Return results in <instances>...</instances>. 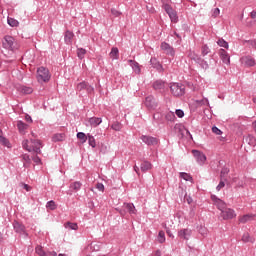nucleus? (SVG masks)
I'll use <instances>...</instances> for the list:
<instances>
[{
    "label": "nucleus",
    "instance_id": "7ed1b4c3",
    "mask_svg": "<svg viewBox=\"0 0 256 256\" xmlns=\"http://www.w3.org/2000/svg\"><path fill=\"white\" fill-rule=\"evenodd\" d=\"M51 79V75L49 74V69L45 67H39L37 69V80L39 83H47Z\"/></svg>",
    "mask_w": 256,
    "mask_h": 256
},
{
    "label": "nucleus",
    "instance_id": "8fccbe9b",
    "mask_svg": "<svg viewBox=\"0 0 256 256\" xmlns=\"http://www.w3.org/2000/svg\"><path fill=\"white\" fill-rule=\"evenodd\" d=\"M175 115H177L179 117V119H183V117H185V112H183V110H181V109H177L175 111Z\"/></svg>",
    "mask_w": 256,
    "mask_h": 256
},
{
    "label": "nucleus",
    "instance_id": "4c0bfd02",
    "mask_svg": "<svg viewBox=\"0 0 256 256\" xmlns=\"http://www.w3.org/2000/svg\"><path fill=\"white\" fill-rule=\"evenodd\" d=\"M227 175H229V168L224 167L222 168L221 172H220V177L221 179H224V181H227Z\"/></svg>",
    "mask_w": 256,
    "mask_h": 256
},
{
    "label": "nucleus",
    "instance_id": "6e6d98bb",
    "mask_svg": "<svg viewBox=\"0 0 256 256\" xmlns=\"http://www.w3.org/2000/svg\"><path fill=\"white\" fill-rule=\"evenodd\" d=\"M32 161H34V163H36V165H39V163H41V158H39V156H34L32 158Z\"/></svg>",
    "mask_w": 256,
    "mask_h": 256
},
{
    "label": "nucleus",
    "instance_id": "5701e85b",
    "mask_svg": "<svg viewBox=\"0 0 256 256\" xmlns=\"http://www.w3.org/2000/svg\"><path fill=\"white\" fill-rule=\"evenodd\" d=\"M128 63L137 75H139V73H141V67L135 60H128Z\"/></svg>",
    "mask_w": 256,
    "mask_h": 256
},
{
    "label": "nucleus",
    "instance_id": "a18cd8bd",
    "mask_svg": "<svg viewBox=\"0 0 256 256\" xmlns=\"http://www.w3.org/2000/svg\"><path fill=\"white\" fill-rule=\"evenodd\" d=\"M0 143L4 145V147H9L10 145L9 140L3 137V134L0 136Z\"/></svg>",
    "mask_w": 256,
    "mask_h": 256
},
{
    "label": "nucleus",
    "instance_id": "c03bdc74",
    "mask_svg": "<svg viewBox=\"0 0 256 256\" xmlns=\"http://www.w3.org/2000/svg\"><path fill=\"white\" fill-rule=\"evenodd\" d=\"M21 91H22V93H24V95H31V93H33V88L23 86Z\"/></svg>",
    "mask_w": 256,
    "mask_h": 256
},
{
    "label": "nucleus",
    "instance_id": "680f3d73",
    "mask_svg": "<svg viewBox=\"0 0 256 256\" xmlns=\"http://www.w3.org/2000/svg\"><path fill=\"white\" fill-rule=\"evenodd\" d=\"M153 256H161V250H156Z\"/></svg>",
    "mask_w": 256,
    "mask_h": 256
},
{
    "label": "nucleus",
    "instance_id": "864d4df0",
    "mask_svg": "<svg viewBox=\"0 0 256 256\" xmlns=\"http://www.w3.org/2000/svg\"><path fill=\"white\" fill-rule=\"evenodd\" d=\"M212 132L215 133V135H221V133H223L221 129L217 128L216 126L212 127Z\"/></svg>",
    "mask_w": 256,
    "mask_h": 256
},
{
    "label": "nucleus",
    "instance_id": "4be33fe9",
    "mask_svg": "<svg viewBox=\"0 0 256 256\" xmlns=\"http://www.w3.org/2000/svg\"><path fill=\"white\" fill-rule=\"evenodd\" d=\"M152 167H153V164H151V162L149 161H143L140 165V169L143 173H147V171H150Z\"/></svg>",
    "mask_w": 256,
    "mask_h": 256
},
{
    "label": "nucleus",
    "instance_id": "bb28decb",
    "mask_svg": "<svg viewBox=\"0 0 256 256\" xmlns=\"http://www.w3.org/2000/svg\"><path fill=\"white\" fill-rule=\"evenodd\" d=\"M255 218V215L253 214H246L239 218L240 223H249V221H252V219Z\"/></svg>",
    "mask_w": 256,
    "mask_h": 256
},
{
    "label": "nucleus",
    "instance_id": "5fc2aeb1",
    "mask_svg": "<svg viewBox=\"0 0 256 256\" xmlns=\"http://www.w3.org/2000/svg\"><path fill=\"white\" fill-rule=\"evenodd\" d=\"M221 13V10H219V8H215L212 11V17H219V14Z\"/></svg>",
    "mask_w": 256,
    "mask_h": 256
},
{
    "label": "nucleus",
    "instance_id": "6ab92c4d",
    "mask_svg": "<svg viewBox=\"0 0 256 256\" xmlns=\"http://www.w3.org/2000/svg\"><path fill=\"white\" fill-rule=\"evenodd\" d=\"M13 228L16 233L25 234V226L18 221L13 222Z\"/></svg>",
    "mask_w": 256,
    "mask_h": 256
},
{
    "label": "nucleus",
    "instance_id": "423d86ee",
    "mask_svg": "<svg viewBox=\"0 0 256 256\" xmlns=\"http://www.w3.org/2000/svg\"><path fill=\"white\" fill-rule=\"evenodd\" d=\"M140 139L148 147H155V145L159 144V139H157V137H153V136H150V135H142L140 137Z\"/></svg>",
    "mask_w": 256,
    "mask_h": 256
},
{
    "label": "nucleus",
    "instance_id": "1a4fd4ad",
    "mask_svg": "<svg viewBox=\"0 0 256 256\" xmlns=\"http://www.w3.org/2000/svg\"><path fill=\"white\" fill-rule=\"evenodd\" d=\"M160 49L165 53V55H169L170 57H175V48L170 46L167 42H162Z\"/></svg>",
    "mask_w": 256,
    "mask_h": 256
},
{
    "label": "nucleus",
    "instance_id": "cd10ccee",
    "mask_svg": "<svg viewBox=\"0 0 256 256\" xmlns=\"http://www.w3.org/2000/svg\"><path fill=\"white\" fill-rule=\"evenodd\" d=\"M245 143H247L248 145H250V147H255L256 145V139L255 136L253 135H248L245 139H244Z\"/></svg>",
    "mask_w": 256,
    "mask_h": 256
},
{
    "label": "nucleus",
    "instance_id": "13d9d810",
    "mask_svg": "<svg viewBox=\"0 0 256 256\" xmlns=\"http://www.w3.org/2000/svg\"><path fill=\"white\" fill-rule=\"evenodd\" d=\"M250 17H251L252 19H256V11H255V10H253V11L250 13Z\"/></svg>",
    "mask_w": 256,
    "mask_h": 256
},
{
    "label": "nucleus",
    "instance_id": "b1692460",
    "mask_svg": "<svg viewBox=\"0 0 256 256\" xmlns=\"http://www.w3.org/2000/svg\"><path fill=\"white\" fill-rule=\"evenodd\" d=\"M89 123L91 127H98V125H101V123H103V120L99 117H91L89 118Z\"/></svg>",
    "mask_w": 256,
    "mask_h": 256
},
{
    "label": "nucleus",
    "instance_id": "de8ad7c7",
    "mask_svg": "<svg viewBox=\"0 0 256 256\" xmlns=\"http://www.w3.org/2000/svg\"><path fill=\"white\" fill-rule=\"evenodd\" d=\"M111 129H113L114 131H121V123L119 122H114L111 125Z\"/></svg>",
    "mask_w": 256,
    "mask_h": 256
},
{
    "label": "nucleus",
    "instance_id": "e2e57ef3",
    "mask_svg": "<svg viewBox=\"0 0 256 256\" xmlns=\"http://www.w3.org/2000/svg\"><path fill=\"white\" fill-rule=\"evenodd\" d=\"M201 235H206L207 234V229L202 228V230H200Z\"/></svg>",
    "mask_w": 256,
    "mask_h": 256
},
{
    "label": "nucleus",
    "instance_id": "473e14b6",
    "mask_svg": "<svg viewBox=\"0 0 256 256\" xmlns=\"http://www.w3.org/2000/svg\"><path fill=\"white\" fill-rule=\"evenodd\" d=\"M111 59H119V49L117 47H113L110 52Z\"/></svg>",
    "mask_w": 256,
    "mask_h": 256
},
{
    "label": "nucleus",
    "instance_id": "774afa93",
    "mask_svg": "<svg viewBox=\"0 0 256 256\" xmlns=\"http://www.w3.org/2000/svg\"><path fill=\"white\" fill-rule=\"evenodd\" d=\"M253 103H255V104H256V98H253Z\"/></svg>",
    "mask_w": 256,
    "mask_h": 256
},
{
    "label": "nucleus",
    "instance_id": "338daca9",
    "mask_svg": "<svg viewBox=\"0 0 256 256\" xmlns=\"http://www.w3.org/2000/svg\"><path fill=\"white\" fill-rule=\"evenodd\" d=\"M51 255L57 256V252L53 251V252H51Z\"/></svg>",
    "mask_w": 256,
    "mask_h": 256
},
{
    "label": "nucleus",
    "instance_id": "69168bd1",
    "mask_svg": "<svg viewBox=\"0 0 256 256\" xmlns=\"http://www.w3.org/2000/svg\"><path fill=\"white\" fill-rule=\"evenodd\" d=\"M204 105H209V100L208 99L204 100Z\"/></svg>",
    "mask_w": 256,
    "mask_h": 256
},
{
    "label": "nucleus",
    "instance_id": "c85d7f7f",
    "mask_svg": "<svg viewBox=\"0 0 256 256\" xmlns=\"http://www.w3.org/2000/svg\"><path fill=\"white\" fill-rule=\"evenodd\" d=\"M124 207H125L126 211H128V213H130V215H135V213H136L135 205H133L132 203H125Z\"/></svg>",
    "mask_w": 256,
    "mask_h": 256
},
{
    "label": "nucleus",
    "instance_id": "412c9836",
    "mask_svg": "<svg viewBox=\"0 0 256 256\" xmlns=\"http://www.w3.org/2000/svg\"><path fill=\"white\" fill-rule=\"evenodd\" d=\"M241 241L243 243H255V237L251 236L249 232H246L242 235Z\"/></svg>",
    "mask_w": 256,
    "mask_h": 256
},
{
    "label": "nucleus",
    "instance_id": "79ce46f5",
    "mask_svg": "<svg viewBox=\"0 0 256 256\" xmlns=\"http://www.w3.org/2000/svg\"><path fill=\"white\" fill-rule=\"evenodd\" d=\"M217 45H219V47H223L224 49H229V43L225 41L223 38L217 41Z\"/></svg>",
    "mask_w": 256,
    "mask_h": 256
},
{
    "label": "nucleus",
    "instance_id": "9d476101",
    "mask_svg": "<svg viewBox=\"0 0 256 256\" xmlns=\"http://www.w3.org/2000/svg\"><path fill=\"white\" fill-rule=\"evenodd\" d=\"M193 156L195 157L197 163L199 165H204L205 161H207V156H205L201 151L199 150H192Z\"/></svg>",
    "mask_w": 256,
    "mask_h": 256
},
{
    "label": "nucleus",
    "instance_id": "20e7f679",
    "mask_svg": "<svg viewBox=\"0 0 256 256\" xmlns=\"http://www.w3.org/2000/svg\"><path fill=\"white\" fill-rule=\"evenodd\" d=\"M170 91L174 97H181L185 95V86L180 83H173L170 85Z\"/></svg>",
    "mask_w": 256,
    "mask_h": 256
},
{
    "label": "nucleus",
    "instance_id": "dca6fc26",
    "mask_svg": "<svg viewBox=\"0 0 256 256\" xmlns=\"http://www.w3.org/2000/svg\"><path fill=\"white\" fill-rule=\"evenodd\" d=\"M152 87L155 91H164L167 83L163 80H156L153 82Z\"/></svg>",
    "mask_w": 256,
    "mask_h": 256
},
{
    "label": "nucleus",
    "instance_id": "2eb2a0df",
    "mask_svg": "<svg viewBox=\"0 0 256 256\" xmlns=\"http://www.w3.org/2000/svg\"><path fill=\"white\" fill-rule=\"evenodd\" d=\"M218 53L220 55L221 61H223L225 65H229L231 63V57L229 56V53H227L225 49H220Z\"/></svg>",
    "mask_w": 256,
    "mask_h": 256
},
{
    "label": "nucleus",
    "instance_id": "ea45409f",
    "mask_svg": "<svg viewBox=\"0 0 256 256\" xmlns=\"http://www.w3.org/2000/svg\"><path fill=\"white\" fill-rule=\"evenodd\" d=\"M179 176L181 179H184V181H193V177L188 173L180 172Z\"/></svg>",
    "mask_w": 256,
    "mask_h": 256
},
{
    "label": "nucleus",
    "instance_id": "a211bd4d",
    "mask_svg": "<svg viewBox=\"0 0 256 256\" xmlns=\"http://www.w3.org/2000/svg\"><path fill=\"white\" fill-rule=\"evenodd\" d=\"M150 65L154 69H157V71H159V73H163V65H161V63H159V61H157L156 58H151L150 59Z\"/></svg>",
    "mask_w": 256,
    "mask_h": 256
},
{
    "label": "nucleus",
    "instance_id": "0e129e2a",
    "mask_svg": "<svg viewBox=\"0 0 256 256\" xmlns=\"http://www.w3.org/2000/svg\"><path fill=\"white\" fill-rule=\"evenodd\" d=\"M134 171L139 175V166H134Z\"/></svg>",
    "mask_w": 256,
    "mask_h": 256
},
{
    "label": "nucleus",
    "instance_id": "49530a36",
    "mask_svg": "<svg viewBox=\"0 0 256 256\" xmlns=\"http://www.w3.org/2000/svg\"><path fill=\"white\" fill-rule=\"evenodd\" d=\"M202 55L203 57H205V55H209V53H211V49H209V47L207 45L202 46Z\"/></svg>",
    "mask_w": 256,
    "mask_h": 256
},
{
    "label": "nucleus",
    "instance_id": "72a5a7b5",
    "mask_svg": "<svg viewBox=\"0 0 256 256\" xmlns=\"http://www.w3.org/2000/svg\"><path fill=\"white\" fill-rule=\"evenodd\" d=\"M77 139L81 141V143H87L88 134L86 135L84 132H78L77 133Z\"/></svg>",
    "mask_w": 256,
    "mask_h": 256
},
{
    "label": "nucleus",
    "instance_id": "f704fd0d",
    "mask_svg": "<svg viewBox=\"0 0 256 256\" xmlns=\"http://www.w3.org/2000/svg\"><path fill=\"white\" fill-rule=\"evenodd\" d=\"M82 185L83 184L81 182L76 181V182L70 184V189H72L73 191H79L81 189Z\"/></svg>",
    "mask_w": 256,
    "mask_h": 256
},
{
    "label": "nucleus",
    "instance_id": "09e8293b",
    "mask_svg": "<svg viewBox=\"0 0 256 256\" xmlns=\"http://www.w3.org/2000/svg\"><path fill=\"white\" fill-rule=\"evenodd\" d=\"M226 181H227V180H225V179H221V181L219 182V184H218L217 187H216V191L222 190L223 187H225V182H226Z\"/></svg>",
    "mask_w": 256,
    "mask_h": 256
},
{
    "label": "nucleus",
    "instance_id": "0eeeda50",
    "mask_svg": "<svg viewBox=\"0 0 256 256\" xmlns=\"http://www.w3.org/2000/svg\"><path fill=\"white\" fill-rule=\"evenodd\" d=\"M164 10L166 11L167 15L169 16L172 23H177L179 21V16H177V11H175L171 5L165 4Z\"/></svg>",
    "mask_w": 256,
    "mask_h": 256
},
{
    "label": "nucleus",
    "instance_id": "f3484780",
    "mask_svg": "<svg viewBox=\"0 0 256 256\" xmlns=\"http://www.w3.org/2000/svg\"><path fill=\"white\" fill-rule=\"evenodd\" d=\"M191 59L196 61L198 63V65H200V67H202V69H209V64L207 63V61L203 60V58H201L197 55H194L191 57Z\"/></svg>",
    "mask_w": 256,
    "mask_h": 256
},
{
    "label": "nucleus",
    "instance_id": "bf43d9fd",
    "mask_svg": "<svg viewBox=\"0 0 256 256\" xmlns=\"http://www.w3.org/2000/svg\"><path fill=\"white\" fill-rule=\"evenodd\" d=\"M250 45L253 47V49H256V40H252Z\"/></svg>",
    "mask_w": 256,
    "mask_h": 256
},
{
    "label": "nucleus",
    "instance_id": "393cba45",
    "mask_svg": "<svg viewBox=\"0 0 256 256\" xmlns=\"http://www.w3.org/2000/svg\"><path fill=\"white\" fill-rule=\"evenodd\" d=\"M74 36L75 35L73 34V32L67 30L66 33H65V36H64L65 43L67 45H71V42L73 41Z\"/></svg>",
    "mask_w": 256,
    "mask_h": 256
},
{
    "label": "nucleus",
    "instance_id": "c756f323",
    "mask_svg": "<svg viewBox=\"0 0 256 256\" xmlns=\"http://www.w3.org/2000/svg\"><path fill=\"white\" fill-rule=\"evenodd\" d=\"M165 119H166V121H169L170 123H175V120L177 119V117H175L174 112L169 111L166 113Z\"/></svg>",
    "mask_w": 256,
    "mask_h": 256
},
{
    "label": "nucleus",
    "instance_id": "7c9ffc66",
    "mask_svg": "<svg viewBox=\"0 0 256 256\" xmlns=\"http://www.w3.org/2000/svg\"><path fill=\"white\" fill-rule=\"evenodd\" d=\"M87 141H88V145H90V147H92L93 149L97 147V142L95 141V137L90 133H88Z\"/></svg>",
    "mask_w": 256,
    "mask_h": 256
},
{
    "label": "nucleus",
    "instance_id": "3c124183",
    "mask_svg": "<svg viewBox=\"0 0 256 256\" xmlns=\"http://www.w3.org/2000/svg\"><path fill=\"white\" fill-rule=\"evenodd\" d=\"M111 13L114 17H120V15H121V12H119V10H117L115 8L111 9Z\"/></svg>",
    "mask_w": 256,
    "mask_h": 256
},
{
    "label": "nucleus",
    "instance_id": "c9c22d12",
    "mask_svg": "<svg viewBox=\"0 0 256 256\" xmlns=\"http://www.w3.org/2000/svg\"><path fill=\"white\" fill-rule=\"evenodd\" d=\"M46 208L50 209V211H55V209H57V204L55 203V201L50 200L46 203Z\"/></svg>",
    "mask_w": 256,
    "mask_h": 256
},
{
    "label": "nucleus",
    "instance_id": "f03ea898",
    "mask_svg": "<svg viewBox=\"0 0 256 256\" xmlns=\"http://www.w3.org/2000/svg\"><path fill=\"white\" fill-rule=\"evenodd\" d=\"M23 149H26V151H34V153H37V155L41 154V141L30 139V140H24L22 142Z\"/></svg>",
    "mask_w": 256,
    "mask_h": 256
},
{
    "label": "nucleus",
    "instance_id": "a19ab883",
    "mask_svg": "<svg viewBox=\"0 0 256 256\" xmlns=\"http://www.w3.org/2000/svg\"><path fill=\"white\" fill-rule=\"evenodd\" d=\"M7 23H8V25H10V27H18L19 26V21L15 20L14 18H11V17H8Z\"/></svg>",
    "mask_w": 256,
    "mask_h": 256
},
{
    "label": "nucleus",
    "instance_id": "39448f33",
    "mask_svg": "<svg viewBox=\"0 0 256 256\" xmlns=\"http://www.w3.org/2000/svg\"><path fill=\"white\" fill-rule=\"evenodd\" d=\"M144 105L149 111H155V109H157V107L159 106V103L154 96L150 95L146 97Z\"/></svg>",
    "mask_w": 256,
    "mask_h": 256
},
{
    "label": "nucleus",
    "instance_id": "603ef678",
    "mask_svg": "<svg viewBox=\"0 0 256 256\" xmlns=\"http://www.w3.org/2000/svg\"><path fill=\"white\" fill-rule=\"evenodd\" d=\"M96 189H98V191H105V185H103V183H97L96 184Z\"/></svg>",
    "mask_w": 256,
    "mask_h": 256
},
{
    "label": "nucleus",
    "instance_id": "4468645a",
    "mask_svg": "<svg viewBox=\"0 0 256 256\" xmlns=\"http://www.w3.org/2000/svg\"><path fill=\"white\" fill-rule=\"evenodd\" d=\"M242 65H245V67H255L256 62L255 58L252 56H244L240 59Z\"/></svg>",
    "mask_w": 256,
    "mask_h": 256
},
{
    "label": "nucleus",
    "instance_id": "a878e982",
    "mask_svg": "<svg viewBox=\"0 0 256 256\" xmlns=\"http://www.w3.org/2000/svg\"><path fill=\"white\" fill-rule=\"evenodd\" d=\"M52 141L54 143H58L59 141H65V133H57L52 137Z\"/></svg>",
    "mask_w": 256,
    "mask_h": 256
},
{
    "label": "nucleus",
    "instance_id": "6e6552de",
    "mask_svg": "<svg viewBox=\"0 0 256 256\" xmlns=\"http://www.w3.org/2000/svg\"><path fill=\"white\" fill-rule=\"evenodd\" d=\"M86 91L87 93H93L95 91V88L91 86L88 82L82 81L77 84L76 91Z\"/></svg>",
    "mask_w": 256,
    "mask_h": 256
},
{
    "label": "nucleus",
    "instance_id": "58836bf2",
    "mask_svg": "<svg viewBox=\"0 0 256 256\" xmlns=\"http://www.w3.org/2000/svg\"><path fill=\"white\" fill-rule=\"evenodd\" d=\"M66 229H72V231H77V229H79V226H77V223H73V222H67L65 224Z\"/></svg>",
    "mask_w": 256,
    "mask_h": 256
},
{
    "label": "nucleus",
    "instance_id": "aec40b11",
    "mask_svg": "<svg viewBox=\"0 0 256 256\" xmlns=\"http://www.w3.org/2000/svg\"><path fill=\"white\" fill-rule=\"evenodd\" d=\"M17 128L19 133H21L22 135H25V132L27 131V129H29V125H27L25 122L19 120L17 121Z\"/></svg>",
    "mask_w": 256,
    "mask_h": 256
},
{
    "label": "nucleus",
    "instance_id": "ddd939ff",
    "mask_svg": "<svg viewBox=\"0 0 256 256\" xmlns=\"http://www.w3.org/2000/svg\"><path fill=\"white\" fill-rule=\"evenodd\" d=\"M220 215L224 220L233 219L234 217H236L235 210L231 208H225L221 211Z\"/></svg>",
    "mask_w": 256,
    "mask_h": 256
},
{
    "label": "nucleus",
    "instance_id": "4d7b16f0",
    "mask_svg": "<svg viewBox=\"0 0 256 256\" xmlns=\"http://www.w3.org/2000/svg\"><path fill=\"white\" fill-rule=\"evenodd\" d=\"M25 120H26L28 123H33V119H32L31 116H29V115H26Z\"/></svg>",
    "mask_w": 256,
    "mask_h": 256
},
{
    "label": "nucleus",
    "instance_id": "e433bc0d",
    "mask_svg": "<svg viewBox=\"0 0 256 256\" xmlns=\"http://www.w3.org/2000/svg\"><path fill=\"white\" fill-rule=\"evenodd\" d=\"M157 241L158 243H165L166 238H165V232L163 230L159 231L157 236Z\"/></svg>",
    "mask_w": 256,
    "mask_h": 256
},
{
    "label": "nucleus",
    "instance_id": "9b49d317",
    "mask_svg": "<svg viewBox=\"0 0 256 256\" xmlns=\"http://www.w3.org/2000/svg\"><path fill=\"white\" fill-rule=\"evenodd\" d=\"M191 235H193V231L189 228H184L178 231V237L185 241H189V239H191Z\"/></svg>",
    "mask_w": 256,
    "mask_h": 256
},
{
    "label": "nucleus",
    "instance_id": "052dcab7",
    "mask_svg": "<svg viewBox=\"0 0 256 256\" xmlns=\"http://www.w3.org/2000/svg\"><path fill=\"white\" fill-rule=\"evenodd\" d=\"M23 189H26L27 191H31V187L27 184H23Z\"/></svg>",
    "mask_w": 256,
    "mask_h": 256
},
{
    "label": "nucleus",
    "instance_id": "f257e3e1",
    "mask_svg": "<svg viewBox=\"0 0 256 256\" xmlns=\"http://www.w3.org/2000/svg\"><path fill=\"white\" fill-rule=\"evenodd\" d=\"M2 47L6 51L15 53V51H18V49L21 47V45H19V41H17V39H15V37H13L11 35H5L2 38Z\"/></svg>",
    "mask_w": 256,
    "mask_h": 256
},
{
    "label": "nucleus",
    "instance_id": "f8f14e48",
    "mask_svg": "<svg viewBox=\"0 0 256 256\" xmlns=\"http://www.w3.org/2000/svg\"><path fill=\"white\" fill-rule=\"evenodd\" d=\"M211 200L219 211H223L225 208H227V204L223 200L219 199L216 195H212Z\"/></svg>",
    "mask_w": 256,
    "mask_h": 256
},
{
    "label": "nucleus",
    "instance_id": "2f4dec72",
    "mask_svg": "<svg viewBox=\"0 0 256 256\" xmlns=\"http://www.w3.org/2000/svg\"><path fill=\"white\" fill-rule=\"evenodd\" d=\"M22 159H23V161H24V164H23V165H24L25 168H28V167L31 166V157H29L28 154L22 155Z\"/></svg>",
    "mask_w": 256,
    "mask_h": 256
},
{
    "label": "nucleus",
    "instance_id": "37998d69",
    "mask_svg": "<svg viewBox=\"0 0 256 256\" xmlns=\"http://www.w3.org/2000/svg\"><path fill=\"white\" fill-rule=\"evenodd\" d=\"M86 53H87V50H85L84 48H78V49H77V56H78L80 59H85Z\"/></svg>",
    "mask_w": 256,
    "mask_h": 256
}]
</instances>
